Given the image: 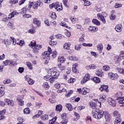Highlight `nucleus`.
I'll list each match as a JSON object with an SVG mask.
<instances>
[{
	"mask_svg": "<svg viewBox=\"0 0 124 124\" xmlns=\"http://www.w3.org/2000/svg\"><path fill=\"white\" fill-rule=\"evenodd\" d=\"M11 42L14 45H16L17 44L16 43V39L13 37H10V40L8 39L4 40V44H5V45H10Z\"/></svg>",
	"mask_w": 124,
	"mask_h": 124,
	"instance_id": "nucleus-5",
	"label": "nucleus"
},
{
	"mask_svg": "<svg viewBox=\"0 0 124 124\" xmlns=\"http://www.w3.org/2000/svg\"><path fill=\"white\" fill-rule=\"evenodd\" d=\"M5 88L4 85H0V97L3 96L5 93L4 92Z\"/></svg>",
	"mask_w": 124,
	"mask_h": 124,
	"instance_id": "nucleus-20",
	"label": "nucleus"
},
{
	"mask_svg": "<svg viewBox=\"0 0 124 124\" xmlns=\"http://www.w3.org/2000/svg\"><path fill=\"white\" fill-rule=\"evenodd\" d=\"M106 98H107L106 95L103 94V95H102V96L100 97V100L103 101V102H104V101L106 100Z\"/></svg>",
	"mask_w": 124,
	"mask_h": 124,
	"instance_id": "nucleus-57",
	"label": "nucleus"
},
{
	"mask_svg": "<svg viewBox=\"0 0 124 124\" xmlns=\"http://www.w3.org/2000/svg\"><path fill=\"white\" fill-rule=\"evenodd\" d=\"M104 118L106 122H110L111 120V115L107 111H105L104 113Z\"/></svg>",
	"mask_w": 124,
	"mask_h": 124,
	"instance_id": "nucleus-12",
	"label": "nucleus"
},
{
	"mask_svg": "<svg viewBox=\"0 0 124 124\" xmlns=\"http://www.w3.org/2000/svg\"><path fill=\"white\" fill-rule=\"evenodd\" d=\"M9 63L11 66H15V65H17V62L14 60H9Z\"/></svg>",
	"mask_w": 124,
	"mask_h": 124,
	"instance_id": "nucleus-42",
	"label": "nucleus"
},
{
	"mask_svg": "<svg viewBox=\"0 0 124 124\" xmlns=\"http://www.w3.org/2000/svg\"><path fill=\"white\" fill-rule=\"evenodd\" d=\"M27 10H28V11H30V10H31L27 8V6H26L21 9L20 14H25V13H27Z\"/></svg>",
	"mask_w": 124,
	"mask_h": 124,
	"instance_id": "nucleus-32",
	"label": "nucleus"
},
{
	"mask_svg": "<svg viewBox=\"0 0 124 124\" xmlns=\"http://www.w3.org/2000/svg\"><path fill=\"white\" fill-rule=\"evenodd\" d=\"M57 79H58V78H55L54 77H51L49 78V80L48 81L50 84H53V83L54 82L55 80H57Z\"/></svg>",
	"mask_w": 124,
	"mask_h": 124,
	"instance_id": "nucleus-43",
	"label": "nucleus"
},
{
	"mask_svg": "<svg viewBox=\"0 0 124 124\" xmlns=\"http://www.w3.org/2000/svg\"><path fill=\"white\" fill-rule=\"evenodd\" d=\"M88 30L91 32H96L98 31V28L96 26H90L88 27Z\"/></svg>",
	"mask_w": 124,
	"mask_h": 124,
	"instance_id": "nucleus-13",
	"label": "nucleus"
},
{
	"mask_svg": "<svg viewBox=\"0 0 124 124\" xmlns=\"http://www.w3.org/2000/svg\"><path fill=\"white\" fill-rule=\"evenodd\" d=\"M23 98L22 97V96H18L16 100L20 106H24V102L23 101Z\"/></svg>",
	"mask_w": 124,
	"mask_h": 124,
	"instance_id": "nucleus-16",
	"label": "nucleus"
},
{
	"mask_svg": "<svg viewBox=\"0 0 124 124\" xmlns=\"http://www.w3.org/2000/svg\"><path fill=\"white\" fill-rule=\"evenodd\" d=\"M77 91L80 94H82L83 95H86L87 93H88V91H89V89L84 87L82 89L78 88L77 89Z\"/></svg>",
	"mask_w": 124,
	"mask_h": 124,
	"instance_id": "nucleus-6",
	"label": "nucleus"
},
{
	"mask_svg": "<svg viewBox=\"0 0 124 124\" xmlns=\"http://www.w3.org/2000/svg\"><path fill=\"white\" fill-rule=\"evenodd\" d=\"M50 18L53 19V20H56V19H57V15L56 14V13L52 12L50 16Z\"/></svg>",
	"mask_w": 124,
	"mask_h": 124,
	"instance_id": "nucleus-50",
	"label": "nucleus"
},
{
	"mask_svg": "<svg viewBox=\"0 0 124 124\" xmlns=\"http://www.w3.org/2000/svg\"><path fill=\"white\" fill-rule=\"evenodd\" d=\"M4 101L6 103H7L8 106H11L13 107L14 106V102L12 100H10V99L6 98L4 100Z\"/></svg>",
	"mask_w": 124,
	"mask_h": 124,
	"instance_id": "nucleus-15",
	"label": "nucleus"
},
{
	"mask_svg": "<svg viewBox=\"0 0 124 124\" xmlns=\"http://www.w3.org/2000/svg\"><path fill=\"white\" fill-rule=\"evenodd\" d=\"M107 16H108V15L106 12H102V13L97 14V17L98 20L101 21L103 24H106V17Z\"/></svg>",
	"mask_w": 124,
	"mask_h": 124,
	"instance_id": "nucleus-4",
	"label": "nucleus"
},
{
	"mask_svg": "<svg viewBox=\"0 0 124 124\" xmlns=\"http://www.w3.org/2000/svg\"><path fill=\"white\" fill-rule=\"evenodd\" d=\"M55 68H56L49 69L47 70V72L48 74L50 75L51 77H55V78H58L61 74L60 73V72L57 71Z\"/></svg>",
	"mask_w": 124,
	"mask_h": 124,
	"instance_id": "nucleus-3",
	"label": "nucleus"
},
{
	"mask_svg": "<svg viewBox=\"0 0 124 124\" xmlns=\"http://www.w3.org/2000/svg\"><path fill=\"white\" fill-rule=\"evenodd\" d=\"M61 118L62 120H68L66 113H62L61 115Z\"/></svg>",
	"mask_w": 124,
	"mask_h": 124,
	"instance_id": "nucleus-55",
	"label": "nucleus"
},
{
	"mask_svg": "<svg viewBox=\"0 0 124 124\" xmlns=\"http://www.w3.org/2000/svg\"><path fill=\"white\" fill-rule=\"evenodd\" d=\"M71 44L70 43H66L63 45V48L66 50H69Z\"/></svg>",
	"mask_w": 124,
	"mask_h": 124,
	"instance_id": "nucleus-36",
	"label": "nucleus"
},
{
	"mask_svg": "<svg viewBox=\"0 0 124 124\" xmlns=\"http://www.w3.org/2000/svg\"><path fill=\"white\" fill-rule=\"evenodd\" d=\"M58 68L59 70L62 72V71H65L66 70V67L64 65H62V63H60L57 65Z\"/></svg>",
	"mask_w": 124,
	"mask_h": 124,
	"instance_id": "nucleus-22",
	"label": "nucleus"
},
{
	"mask_svg": "<svg viewBox=\"0 0 124 124\" xmlns=\"http://www.w3.org/2000/svg\"><path fill=\"white\" fill-rule=\"evenodd\" d=\"M108 102L109 105H111V106H112L113 107H116V106H117L116 101L112 99V98H108Z\"/></svg>",
	"mask_w": 124,
	"mask_h": 124,
	"instance_id": "nucleus-11",
	"label": "nucleus"
},
{
	"mask_svg": "<svg viewBox=\"0 0 124 124\" xmlns=\"http://www.w3.org/2000/svg\"><path fill=\"white\" fill-rule=\"evenodd\" d=\"M109 86L105 84L101 85L99 90L100 92H106V93H109Z\"/></svg>",
	"mask_w": 124,
	"mask_h": 124,
	"instance_id": "nucleus-7",
	"label": "nucleus"
},
{
	"mask_svg": "<svg viewBox=\"0 0 124 124\" xmlns=\"http://www.w3.org/2000/svg\"><path fill=\"white\" fill-rule=\"evenodd\" d=\"M73 93V90H70L68 91V92L65 94V96L66 97H69L71 94Z\"/></svg>",
	"mask_w": 124,
	"mask_h": 124,
	"instance_id": "nucleus-54",
	"label": "nucleus"
},
{
	"mask_svg": "<svg viewBox=\"0 0 124 124\" xmlns=\"http://www.w3.org/2000/svg\"><path fill=\"white\" fill-rule=\"evenodd\" d=\"M69 60L70 61H74L75 62L76 61H78V58L75 56H71L69 57Z\"/></svg>",
	"mask_w": 124,
	"mask_h": 124,
	"instance_id": "nucleus-58",
	"label": "nucleus"
},
{
	"mask_svg": "<svg viewBox=\"0 0 124 124\" xmlns=\"http://www.w3.org/2000/svg\"><path fill=\"white\" fill-rule=\"evenodd\" d=\"M41 1L40 0H37V1L36 2V3H33V9H37L39 6L41 5Z\"/></svg>",
	"mask_w": 124,
	"mask_h": 124,
	"instance_id": "nucleus-21",
	"label": "nucleus"
},
{
	"mask_svg": "<svg viewBox=\"0 0 124 124\" xmlns=\"http://www.w3.org/2000/svg\"><path fill=\"white\" fill-rule=\"evenodd\" d=\"M115 96L117 98V100H120V99L124 98V97H123V92H118L115 94Z\"/></svg>",
	"mask_w": 124,
	"mask_h": 124,
	"instance_id": "nucleus-23",
	"label": "nucleus"
},
{
	"mask_svg": "<svg viewBox=\"0 0 124 124\" xmlns=\"http://www.w3.org/2000/svg\"><path fill=\"white\" fill-rule=\"evenodd\" d=\"M116 12L115 10H112L110 12V15L109 16V18L111 21H115L116 20V15L115 14Z\"/></svg>",
	"mask_w": 124,
	"mask_h": 124,
	"instance_id": "nucleus-19",
	"label": "nucleus"
},
{
	"mask_svg": "<svg viewBox=\"0 0 124 124\" xmlns=\"http://www.w3.org/2000/svg\"><path fill=\"white\" fill-rule=\"evenodd\" d=\"M19 13L17 12L16 11H14L13 12L11 13L8 16V19H11L13 18L15 15H18Z\"/></svg>",
	"mask_w": 124,
	"mask_h": 124,
	"instance_id": "nucleus-27",
	"label": "nucleus"
},
{
	"mask_svg": "<svg viewBox=\"0 0 124 124\" xmlns=\"http://www.w3.org/2000/svg\"><path fill=\"white\" fill-rule=\"evenodd\" d=\"M51 54H52L51 56H52V58H53V59H56V58H57V56H58V52H57V51H56V50L52 52L51 53Z\"/></svg>",
	"mask_w": 124,
	"mask_h": 124,
	"instance_id": "nucleus-44",
	"label": "nucleus"
},
{
	"mask_svg": "<svg viewBox=\"0 0 124 124\" xmlns=\"http://www.w3.org/2000/svg\"><path fill=\"white\" fill-rule=\"evenodd\" d=\"M90 79H91V75L90 74H86L81 81V84L83 85L85 83H87L88 81H90Z\"/></svg>",
	"mask_w": 124,
	"mask_h": 124,
	"instance_id": "nucleus-8",
	"label": "nucleus"
},
{
	"mask_svg": "<svg viewBox=\"0 0 124 124\" xmlns=\"http://www.w3.org/2000/svg\"><path fill=\"white\" fill-rule=\"evenodd\" d=\"M10 4H16L18 3V0H10Z\"/></svg>",
	"mask_w": 124,
	"mask_h": 124,
	"instance_id": "nucleus-60",
	"label": "nucleus"
},
{
	"mask_svg": "<svg viewBox=\"0 0 124 124\" xmlns=\"http://www.w3.org/2000/svg\"><path fill=\"white\" fill-rule=\"evenodd\" d=\"M57 117H55V118H53L51 120L49 121L48 124H59V123H57Z\"/></svg>",
	"mask_w": 124,
	"mask_h": 124,
	"instance_id": "nucleus-34",
	"label": "nucleus"
},
{
	"mask_svg": "<svg viewBox=\"0 0 124 124\" xmlns=\"http://www.w3.org/2000/svg\"><path fill=\"white\" fill-rule=\"evenodd\" d=\"M43 58L45 59V64H48L50 61V56L43 54Z\"/></svg>",
	"mask_w": 124,
	"mask_h": 124,
	"instance_id": "nucleus-26",
	"label": "nucleus"
},
{
	"mask_svg": "<svg viewBox=\"0 0 124 124\" xmlns=\"http://www.w3.org/2000/svg\"><path fill=\"white\" fill-rule=\"evenodd\" d=\"M48 119H49L48 115L44 114V115H41V120H42V121H46V120H48Z\"/></svg>",
	"mask_w": 124,
	"mask_h": 124,
	"instance_id": "nucleus-46",
	"label": "nucleus"
},
{
	"mask_svg": "<svg viewBox=\"0 0 124 124\" xmlns=\"http://www.w3.org/2000/svg\"><path fill=\"white\" fill-rule=\"evenodd\" d=\"M121 122H122V118H116L114 121V124H121Z\"/></svg>",
	"mask_w": 124,
	"mask_h": 124,
	"instance_id": "nucleus-40",
	"label": "nucleus"
},
{
	"mask_svg": "<svg viewBox=\"0 0 124 124\" xmlns=\"http://www.w3.org/2000/svg\"><path fill=\"white\" fill-rule=\"evenodd\" d=\"M26 81H27L29 85H33L34 84V80L30 78H29V76H26L25 77Z\"/></svg>",
	"mask_w": 124,
	"mask_h": 124,
	"instance_id": "nucleus-17",
	"label": "nucleus"
},
{
	"mask_svg": "<svg viewBox=\"0 0 124 124\" xmlns=\"http://www.w3.org/2000/svg\"><path fill=\"white\" fill-rule=\"evenodd\" d=\"M96 65H95L94 64H90L89 66H87L86 67L87 69H88V70H90V69H96Z\"/></svg>",
	"mask_w": 124,
	"mask_h": 124,
	"instance_id": "nucleus-35",
	"label": "nucleus"
},
{
	"mask_svg": "<svg viewBox=\"0 0 124 124\" xmlns=\"http://www.w3.org/2000/svg\"><path fill=\"white\" fill-rule=\"evenodd\" d=\"M92 115H93V118L97 120H100V119L104 117V111L101 109H95L92 110Z\"/></svg>",
	"mask_w": 124,
	"mask_h": 124,
	"instance_id": "nucleus-1",
	"label": "nucleus"
},
{
	"mask_svg": "<svg viewBox=\"0 0 124 124\" xmlns=\"http://www.w3.org/2000/svg\"><path fill=\"white\" fill-rule=\"evenodd\" d=\"M92 22H93V24H94L96 26H100V22H99V21H98L96 19H93L92 20Z\"/></svg>",
	"mask_w": 124,
	"mask_h": 124,
	"instance_id": "nucleus-47",
	"label": "nucleus"
},
{
	"mask_svg": "<svg viewBox=\"0 0 124 124\" xmlns=\"http://www.w3.org/2000/svg\"><path fill=\"white\" fill-rule=\"evenodd\" d=\"M77 66H78V64L77 63L73 64L72 66V72L74 73H78L79 72L77 70Z\"/></svg>",
	"mask_w": 124,
	"mask_h": 124,
	"instance_id": "nucleus-24",
	"label": "nucleus"
},
{
	"mask_svg": "<svg viewBox=\"0 0 124 124\" xmlns=\"http://www.w3.org/2000/svg\"><path fill=\"white\" fill-rule=\"evenodd\" d=\"M52 50L51 49V47H47V51H45L43 53V55H46V56H50V54L52 53Z\"/></svg>",
	"mask_w": 124,
	"mask_h": 124,
	"instance_id": "nucleus-30",
	"label": "nucleus"
},
{
	"mask_svg": "<svg viewBox=\"0 0 124 124\" xmlns=\"http://www.w3.org/2000/svg\"><path fill=\"white\" fill-rule=\"evenodd\" d=\"M113 115L116 118H121V114L118 110H115L113 112Z\"/></svg>",
	"mask_w": 124,
	"mask_h": 124,
	"instance_id": "nucleus-37",
	"label": "nucleus"
},
{
	"mask_svg": "<svg viewBox=\"0 0 124 124\" xmlns=\"http://www.w3.org/2000/svg\"><path fill=\"white\" fill-rule=\"evenodd\" d=\"M67 123H68V120H63L60 124H67Z\"/></svg>",
	"mask_w": 124,
	"mask_h": 124,
	"instance_id": "nucleus-64",
	"label": "nucleus"
},
{
	"mask_svg": "<svg viewBox=\"0 0 124 124\" xmlns=\"http://www.w3.org/2000/svg\"><path fill=\"white\" fill-rule=\"evenodd\" d=\"M42 48V45H37V46H35L32 48V51L35 55H37L39 53V50Z\"/></svg>",
	"mask_w": 124,
	"mask_h": 124,
	"instance_id": "nucleus-9",
	"label": "nucleus"
},
{
	"mask_svg": "<svg viewBox=\"0 0 124 124\" xmlns=\"http://www.w3.org/2000/svg\"><path fill=\"white\" fill-rule=\"evenodd\" d=\"M26 65L29 69L32 70V64L31 62H26Z\"/></svg>",
	"mask_w": 124,
	"mask_h": 124,
	"instance_id": "nucleus-48",
	"label": "nucleus"
},
{
	"mask_svg": "<svg viewBox=\"0 0 124 124\" xmlns=\"http://www.w3.org/2000/svg\"><path fill=\"white\" fill-rule=\"evenodd\" d=\"M108 77L111 79V80H116L119 78V76L117 74H114L113 73H109Z\"/></svg>",
	"mask_w": 124,
	"mask_h": 124,
	"instance_id": "nucleus-14",
	"label": "nucleus"
},
{
	"mask_svg": "<svg viewBox=\"0 0 124 124\" xmlns=\"http://www.w3.org/2000/svg\"><path fill=\"white\" fill-rule=\"evenodd\" d=\"M54 87L55 88H56V89H62V85L60 84V83H56L54 85Z\"/></svg>",
	"mask_w": 124,
	"mask_h": 124,
	"instance_id": "nucleus-62",
	"label": "nucleus"
},
{
	"mask_svg": "<svg viewBox=\"0 0 124 124\" xmlns=\"http://www.w3.org/2000/svg\"><path fill=\"white\" fill-rule=\"evenodd\" d=\"M50 77L51 76L49 75H46V76L43 77V79H44V80H45L46 81H49Z\"/></svg>",
	"mask_w": 124,
	"mask_h": 124,
	"instance_id": "nucleus-59",
	"label": "nucleus"
},
{
	"mask_svg": "<svg viewBox=\"0 0 124 124\" xmlns=\"http://www.w3.org/2000/svg\"><path fill=\"white\" fill-rule=\"evenodd\" d=\"M33 23L36 25L37 27H40L41 26V21L38 20V18H34L33 19Z\"/></svg>",
	"mask_w": 124,
	"mask_h": 124,
	"instance_id": "nucleus-25",
	"label": "nucleus"
},
{
	"mask_svg": "<svg viewBox=\"0 0 124 124\" xmlns=\"http://www.w3.org/2000/svg\"><path fill=\"white\" fill-rule=\"evenodd\" d=\"M55 111H57V112H62V105H56Z\"/></svg>",
	"mask_w": 124,
	"mask_h": 124,
	"instance_id": "nucleus-31",
	"label": "nucleus"
},
{
	"mask_svg": "<svg viewBox=\"0 0 124 124\" xmlns=\"http://www.w3.org/2000/svg\"><path fill=\"white\" fill-rule=\"evenodd\" d=\"M97 49L98 51L100 52L101 53V51L102 50H103V45H102V44H100L97 46Z\"/></svg>",
	"mask_w": 124,
	"mask_h": 124,
	"instance_id": "nucleus-39",
	"label": "nucleus"
},
{
	"mask_svg": "<svg viewBox=\"0 0 124 124\" xmlns=\"http://www.w3.org/2000/svg\"><path fill=\"white\" fill-rule=\"evenodd\" d=\"M103 70H105V71H108V70H110V67H109L108 65H105L103 67Z\"/></svg>",
	"mask_w": 124,
	"mask_h": 124,
	"instance_id": "nucleus-61",
	"label": "nucleus"
},
{
	"mask_svg": "<svg viewBox=\"0 0 124 124\" xmlns=\"http://www.w3.org/2000/svg\"><path fill=\"white\" fill-rule=\"evenodd\" d=\"M91 80L93 81L94 83H96L98 84V83H100L101 82V80H100V78L97 77H94L93 78H91Z\"/></svg>",
	"mask_w": 124,
	"mask_h": 124,
	"instance_id": "nucleus-28",
	"label": "nucleus"
},
{
	"mask_svg": "<svg viewBox=\"0 0 124 124\" xmlns=\"http://www.w3.org/2000/svg\"><path fill=\"white\" fill-rule=\"evenodd\" d=\"M66 107L68 109L69 111H72L73 110V107H72L71 104H66Z\"/></svg>",
	"mask_w": 124,
	"mask_h": 124,
	"instance_id": "nucleus-45",
	"label": "nucleus"
},
{
	"mask_svg": "<svg viewBox=\"0 0 124 124\" xmlns=\"http://www.w3.org/2000/svg\"><path fill=\"white\" fill-rule=\"evenodd\" d=\"M24 114H26V115H28V114H30L31 113V110H30V108H26L24 109Z\"/></svg>",
	"mask_w": 124,
	"mask_h": 124,
	"instance_id": "nucleus-51",
	"label": "nucleus"
},
{
	"mask_svg": "<svg viewBox=\"0 0 124 124\" xmlns=\"http://www.w3.org/2000/svg\"><path fill=\"white\" fill-rule=\"evenodd\" d=\"M95 74L96 76H98V77H102L104 74H103V72L102 71V70L98 69L96 71Z\"/></svg>",
	"mask_w": 124,
	"mask_h": 124,
	"instance_id": "nucleus-29",
	"label": "nucleus"
},
{
	"mask_svg": "<svg viewBox=\"0 0 124 124\" xmlns=\"http://www.w3.org/2000/svg\"><path fill=\"white\" fill-rule=\"evenodd\" d=\"M79 42L83 43L85 41V34H82L80 38L78 40Z\"/></svg>",
	"mask_w": 124,
	"mask_h": 124,
	"instance_id": "nucleus-49",
	"label": "nucleus"
},
{
	"mask_svg": "<svg viewBox=\"0 0 124 124\" xmlns=\"http://www.w3.org/2000/svg\"><path fill=\"white\" fill-rule=\"evenodd\" d=\"M49 7L50 9H53V8L54 7L56 11H58V12L62 10V3L60 2L52 3V4H49Z\"/></svg>",
	"mask_w": 124,
	"mask_h": 124,
	"instance_id": "nucleus-2",
	"label": "nucleus"
},
{
	"mask_svg": "<svg viewBox=\"0 0 124 124\" xmlns=\"http://www.w3.org/2000/svg\"><path fill=\"white\" fill-rule=\"evenodd\" d=\"M12 82L10 79H6L3 81V84H9Z\"/></svg>",
	"mask_w": 124,
	"mask_h": 124,
	"instance_id": "nucleus-63",
	"label": "nucleus"
},
{
	"mask_svg": "<svg viewBox=\"0 0 124 124\" xmlns=\"http://www.w3.org/2000/svg\"><path fill=\"white\" fill-rule=\"evenodd\" d=\"M89 106L90 108L93 109V110H95V109H98L96 108V107H97V103L95 102H93V101H91L89 102Z\"/></svg>",
	"mask_w": 124,
	"mask_h": 124,
	"instance_id": "nucleus-10",
	"label": "nucleus"
},
{
	"mask_svg": "<svg viewBox=\"0 0 124 124\" xmlns=\"http://www.w3.org/2000/svg\"><path fill=\"white\" fill-rule=\"evenodd\" d=\"M49 44L50 46H55L57 45V41H55L54 39H51V40L49 42Z\"/></svg>",
	"mask_w": 124,
	"mask_h": 124,
	"instance_id": "nucleus-38",
	"label": "nucleus"
},
{
	"mask_svg": "<svg viewBox=\"0 0 124 124\" xmlns=\"http://www.w3.org/2000/svg\"><path fill=\"white\" fill-rule=\"evenodd\" d=\"M76 81V79H75L73 78H71L68 80V82L70 84H73V83H74Z\"/></svg>",
	"mask_w": 124,
	"mask_h": 124,
	"instance_id": "nucleus-53",
	"label": "nucleus"
},
{
	"mask_svg": "<svg viewBox=\"0 0 124 124\" xmlns=\"http://www.w3.org/2000/svg\"><path fill=\"white\" fill-rule=\"evenodd\" d=\"M118 103H119V104H121L120 105L121 107H124V97H123V98H122L121 99H119V101H118Z\"/></svg>",
	"mask_w": 124,
	"mask_h": 124,
	"instance_id": "nucleus-41",
	"label": "nucleus"
},
{
	"mask_svg": "<svg viewBox=\"0 0 124 124\" xmlns=\"http://www.w3.org/2000/svg\"><path fill=\"white\" fill-rule=\"evenodd\" d=\"M43 87L46 89H49V88H50V86L49 85V84L47 82H45L43 83Z\"/></svg>",
	"mask_w": 124,
	"mask_h": 124,
	"instance_id": "nucleus-56",
	"label": "nucleus"
},
{
	"mask_svg": "<svg viewBox=\"0 0 124 124\" xmlns=\"http://www.w3.org/2000/svg\"><path fill=\"white\" fill-rule=\"evenodd\" d=\"M81 48H82V44L77 45L75 46V49L77 50V51H80Z\"/></svg>",
	"mask_w": 124,
	"mask_h": 124,
	"instance_id": "nucleus-52",
	"label": "nucleus"
},
{
	"mask_svg": "<svg viewBox=\"0 0 124 124\" xmlns=\"http://www.w3.org/2000/svg\"><path fill=\"white\" fill-rule=\"evenodd\" d=\"M115 30L117 32H121L123 31V25L121 24H117L115 28Z\"/></svg>",
	"mask_w": 124,
	"mask_h": 124,
	"instance_id": "nucleus-18",
	"label": "nucleus"
},
{
	"mask_svg": "<svg viewBox=\"0 0 124 124\" xmlns=\"http://www.w3.org/2000/svg\"><path fill=\"white\" fill-rule=\"evenodd\" d=\"M65 61L66 59L63 56H59L58 58V62H59L60 63H63Z\"/></svg>",
	"mask_w": 124,
	"mask_h": 124,
	"instance_id": "nucleus-33",
	"label": "nucleus"
}]
</instances>
